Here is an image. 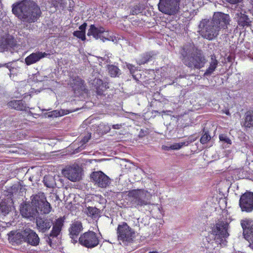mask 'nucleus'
Returning a JSON list of instances; mask_svg holds the SVG:
<instances>
[{
    "label": "nucleus",
    "instance_id": "obj_41",
    "mask_svg": "<svg viewBox=\"0 0 253 253\" xmlns=\"http://www.w3.org/2000/svg\"><path fill=\"white\" fill-rule=\"evenodd\" d=\"M126 66L131 74H133L136 70V67L132 64L126 63Z\"/></svg>",
    "mask_w": 253,
    "mask_h": 253
},
{
    "label": "nucleus",
    "instance_id": "obj_34",
    "mask_svg": "<svg viewBox=\"0 0 253 253\" xmlns=\"http://www.w3.org/2000/svg\"><path fill=\"white\" fill-rule=\"evenodd\" d=\"M101 37L99 39L102 40L103 42L105 41H112L114 42V38L110 36L109 32L107 31H106L104 29V31L101 33Z\"/></svg>",
    "mask_w": 253,
    "mask_h": 253
},
{
    "label": "nucleus",
    "instance_id": "obj_33",
    "mask_svg": "<svg viewBox=\"0 0 253 253\" xmlns=\"http://www.w3.org/2000/svg\"><path fill=\"white\" fill-rule=\"evenodd\" d=\"M144 8V6L143 5L141 4H136L131 8L130 13L132 15H137L141 13Z\"/></svg>",
    "mask_w": 253,
    "mask_h": 253
},
{
    "label": "nucleus",
    "instance_id": "obj_4",
    "mask_svg": "<svg viewBox=\"0 0 253 253\" xmlns=\"http://www.w3.org/2000/svg\"><path fill=\"white\" fill-rule=\"evenodd\" d=\"M180 52L183 62L190 68L200 69L207 62L202 51L196 48L193 43L184 45Z\"/></svg>",
    "mask_w": 253,
    "mask_h": 253
},
{
    "label": "nucleus",
    "instance_id": "obj_23",
    "mask_svg": "<svg viewBox=\"0 0 253 253\" xmlns=\"http://www.w3.org/2000/svg\"><path fill=\"white\" fill-rule=\"evenodd\" d=\"M209 67L204 73L205 76H208L211 75L216 69L218 64V61L216 59L214 55L211 56V61L209 63Z\"/></svg>",
    "mask_w": 253,
    "mask_h": 253
},
{
    "label": "nucleus",
    "instance_id": "obj_37",
    "mask_svg": "<svg viewBox=\"0 0 253 253\" xmlns=\"http://www.w3.org/2000/svg\"><path fill=\"white\" fill-rule=\"evenodd\" d=\"M211 138V136L208 133H205L202 136L200 139V142L202 144H204L210 141Z\"/></svg>",
    "mask_w": 253,
    "mask_h": 253
},
{
    "label": "nucleus",
    "instance_id": "obj_15",
    "mask_svg": "<svg viewBox=\"0 0 253 253\" xmlns=\"http://www.w3.org/2000/svg\"><path fill=\"white\" fill-rule=\"evenodd\" d=\"M20 212L25 218H29L30 220L37 217L38 211L37 209L32 206V204H25L22 206Z\"/></svg>",
    "mask_w": 253,
    "mask_h": 253
},
{
    "label": "nucleus",
    "instance_id": "obj_11",
    "mask_svg": "<svg viewBox=\"0 0 253 253\" xmlns=\"http://www.w3.org/2000/svg\"><path fill=\"white\" fill-rule=\"evenodd\" d=\"M239 206L242 211L251 212L253 211V193L247 192L241 196Z\"/></svg>",
    "mask_w": 253,
    "mask_h": 253
},
{
    "label": "nucleus",
    "instance_id": "obj_39",
    "mask_svg": "<svg viewBox=\"0 0 253 253\" xmlns=\"http://www.w3.org/2000/svg\"><path fill=\"white\" fill-rule=\"evenodd\" d=\"M151 228L153 230V232L152 233L153 235H158L160 233V228L157 225H152Z\"/></svg>",
    "mask_w": 253,
    "mask_h": 253
},
{
    "label": "nucleus",
    "instance_id": "obj_16",
    "mask_svg": "<svg viewBox=\"0 0 253 253\" xmlns=\"http://www.w3.org/2000/svg\"><path fill=\"white\" fill-rule=\"evenodd\" d=\"M241 225L243 229V235L247 240L253 237V220L245 219L241 220Z\"/></svg>",
    "mask_w": 253,
    "mask_h": 253
},
{
    "label": "nucleus",
    "instance_id": "obj_8",
    "mask_svg": "<svg viewBox=\"0 0 253 253\" xmlns=\"http://www.w3.org/2000/svg\"><path fill=\"white\" fill-rule=\"evenodd\" d=\"M79 241L82 246L91 249L99 244V237L94 232L88 231L81 235Z\"/></svg>",
    "mask_w": 253,
    "mask_h": 253
},
{
    "label": "nucleus",
    "instance_id": "obj_26",
    "mask_svg": "<svg viewBox=\"0 0 253 253\" xmlns=\"http://www.w3.org/2000/svg\"><path fill=\"white\" fill-rule=\"evenodd\" d=\"M195 140V139L189 137L186 140H184L180 142L175 143L172 145H170V148L171 150H179L184 146H188L190 143L194 142Z\"/></svg>",
    "mask_w": 253,
    "mask_h": 253
},
{
    "label": "nucleus",
    "instance_id": "obj_48",
    "mask_svg": "<svg viewBox=\"0 0 253 253\" xmlns=\"http://www.w3.org/2000/svg\"><path fill=\"white\" fill-rule=\"evenodd\" d=\"M33 117H34V118H37V116H39L38 114H33V113H31Z\"/></svg>",
    "mask_w": 253,
    "mask_h": 253
},
{
    "label": "nucleus",
    "instance_id": "obj_19",
    "mask_svg": "<svg viewBox=\"0 0 253 253\" xmlns=\"http://www.w3.org/2000/svg\"><path fill=\"white\" fill-rule=\"evenodd\" d=\"M49 54L40 51L32 53L25 58V63L27 65L33 64L40 61L41 59L46 57Z\"/></svg>",
    "mask_w": 253,
    "mask_h": 253
},
{
    "label": "nucleus",
    "instance_id": "obj_7",
    "mask_svg": "<svg viewBox=\"0 0 253 253\" xmlns=\"http://www.w3.org/2000/svg\"><path fill=\"white\" fill-rule=\"evenodd\" d=\"M31 204L42 214H48L52 209L50 204L46 201L43 193H39L33 195L31 197Z\"/></svg>",
    "mask_w": 253,
    "mask_h": 253
},
{
    "label": "nucleus",
    "instance_id": "obj_32",
    "mask_svg": "<svg viewBox=\"0 0 253 253\" xmlns=\"http://www.w3.org/2000/svg\"><path fill=\"white\" fill-rule=\"evenodd\" d=\"M11 210V207L8 206L4 201L0 203V210L4 215L7 214Z\"/></svg>",
    "mask_w": 253,
    "mask_h": 253
},
{
    "label": "nucleus",
    "instance_id": "obj_13",
    "mask_svg": "<svg viewBox=\"0 0 253 253\" xmlns=\"http://www.w3.org/2000/svg\"><path fill=\"white\" fill-rule=\"evenodd\" d=\"M24 242L28 244L36 247L40 243V238L35 231L27 228L23 230Z\"/></svg>",
    "mask_w": 253,
    "mask_h": 253
},
{
    "label": "nucleus",
    "instance_id": "obj_47",
    "mask_svg": "<svg viewBox=\"0 0 253 253\" xmlns=\"http://www.w3.org/2000/svg\"><path fill=\"white\" fill-rule=\"evenodd\" d=\"M248 241L250 242V247L253 250V237Z\"/></svg>",
    "mask_w": 253,
    "mask_h": 253
},
{
    "label": "nucleus",
    "instance_id": "obj_36",
    "mask_svg": "<svg viewBox=\"0 0 253 253\" xmlns=\"http://www.w3.org/2000/svg\"><path fill=\"white\" fill-rule=\"evenodd\" d=\"M219 138L220 141L227 145H230L231 144V140L225 134H220L219 136Z\"/></svg>",
    "mask_w": 253,
    "mask_h": 253
},
{
    "label": "nucleus",
    "instance_id": "obj_52",
    "mask_svg": "<svg viewBox=\"0 0 253 253\" xmlns=\"http://www.w3.org/2000/svg\"><path fill=\"white\" fill-rule=\"evenodd\" d=\"M46 186H47V187H50V186H49V185H47Z\"/></svg>",
    "mask_w": 253,
    "mask_h": 253
},
{
    "label": "nucleus",
    "instance_id": "obj_51",
    "mask_svg": "<svg viewBox=\"0 0 253 253\" xmlns=\"http://www.w3.org/2000/svg\"><path fill=\"white\" fill-rule=\"evenodd\" d=\"M226 114H227V115H229V112H227V113H226Z\"/></svg>",
    "mask_w": 253,
    "mask_h": 253
},
{
    "label": "nucleus",
    "instance_id": "obj_5",
    "mask_svg": "<svg viewBox=\"0 0 253 253\" xmlns=\"http://www.w3.org/2000/svg\"><path fill=\"white\" fill-rule=\"evenodd\" d=\"M63 224L64 219L62 217L58 218L52 223L50 219H42L37 216L36 225L39 231L45 232L53 225L52 230L45 238L46 242L50 246H51L52 239L57 237L59 235Z\"/></svg>",
    "mask_w": 253,
    "mask_h": 253
},
{
    "label": "nucleus",
    "instance_id": "obj_2",
    "mask_svg": "<svg viewBox=\"0 0 253 253\" xmlns=\"http://www.w3.org/2000/svg\"><path fill=\"white\" fill-rule=\"evenodd\" d=\"M228 14L218 12L214 13L212 19H202L199 25L201 36L208 40H212L216 37L221 29H225L229 24Z\"/></svg>",
    "mask_w": 253,
    "mask_h": 253
},
{
    "label": "nucleus",
    "instance_id": "obj_42",
    "mask_svg": "<svg viewBox=\"0 0 253 253\" xmlns=\"http://www.w3.org/2000/svg\"><path fill=\"white\" fill-rule=\"evenodd\" d=\"M51 4L54 7H57L58 5H62L63 0H50Z\"/></svg>",
    "mask_w": 253,
    "mask_h": 253
},
{
    "label": "nucleus",
    "instance_id": "obj_21",
    "mask_svg": "<svg viewBox=\"0 0 253 253\" xmlns=\"http://www.w3.org/2000/svg\"><path fill=\"white\" fill-rule=\"evenodd\" d=\"M104 31V28L102 27H96L94 25H91L88 30L87 36H92L93 37L98 40L101 37V33Z\"/></svg>",
    "mask_w": 253,
    "mask_h": 253
},
{
    "label": "nucleus",
    "instance_id": "obj_12",
    "mask_svg": "<svg viewBox=\"0 0 253 253\" xmlns=\"http://www.w3.org/2000/svg\"><path fill=\"white\" fill-rule=\"evenodd\" d=\"M62 173L68 179L72 181H77L80 179L81 169L78 165H73L65 169Z\"/></svg>",
    "mask_w": 253,
    "mask_h": 253
},
{
    "label": "nucleus",
    "instance_id": "obj_28",
    "mask_svg": "<svg viewBox=\"0 0 253 253\" xmlns=\"http://www.w3.org/2000/svg\"><path fill=\"white\" fill-rule=\"evenodd\" d=\"M86 214L92 218H96L99 216V211L95 207H89L85 211Z\"/></svg>",
    "mask_w": 253,
    "mask_h": 253
},
{
    "label": "nucleus",
    "instance_id": "obj_25",
    "mask_svg": "<svg viewBox=\"0 0 253 253\" xmlns=\"http://www.w3.org/2000/svg\"><path fill=\"white\" fill-rule=\"evenodd\" d=\"M15 45L13 39L12 38H7L1 42L0 45V51L10 50L11 48Z\"/></svg>",
    "mask_w": 253,
    "mask_h": 253
},
{
    "label": "nucleus",
    "instance_id": "obj_18",
    "mask_svg": "<svg viewBox=\"0 0 253 253\" xmlns=\"http://www.w3.org/2000/svg\"><path fill=\"white\" fill-rule=\"evenodd\" d=\"M8 242L12 245H19L24 242V233L16 230L11 231L7 234Z\"/></svg>",
    "mask_w": 253,
    "mask_h": 253
},
{
    "label": "nucleus",
    "instance_id": "obj_49",
    "mask_svg": "<svg viewBox=\"0 0 253 253\" xmlns=\"http://www.w3.org/2000/svg\"><path fill=\"white\" fill-rule=\"evenodd\" d=\"M4 66L5 67L4 64H0V68Z\"/></svg>",
    "mask_w": 253,
    "mask_h": 253
},
{
    "label": "nucleus",
    "instance_id": "obj_29",
    "mask_svg": "<svg viewBox=\"0 0 253 253\" xmlns=\"http://www.w3.org/2000/svg\"><path fill=\"white\" fill-rule=\"evenodd\" d=\"M244 125L248 127L253 126V111L248 112L246 114Z\"/></svg>",
    "mask_w": 253,
    "mask_h": 253
},
{
    "label": "nucleus",
    "instance_id": "obj_38",
    "mask_svg": "<svg viewBox=\"0 0 253 253\" xmlns=\"http://www.w3.org/2000/svg\"><path fill=\"white\" fill-rule=\"evenodd\" d=\"M150 56L148 55H144V57L140 60L137 61L139 65L144 64L149 60Z\"/></svg>",
    "mask_w": 253,
    "mask_h": 253
},
{
    "label": "nucleus",
    "instance_id": "obj_10",
    "mask_svg": "<svg viewBox=\"0 0 253 253\" xmlns=\"http://www.w3.org/2000/svg\"><path fill=\"white\" fill-rule=\"evenodd\" d=\"M117 234L119 240L130 242L134 238L135 232L126 222H123L118 225Z\"/></svg>",
    "mask_w": 253,
    "mask_h": 253
},
{
    "label": "nucleus",
    "instance_id": "obj_24",
    "mask_svg": "<svg viewBox=\"0 0 253 253\" xmlns=\"http://www.w3.org/2000/svg\"><path fill=\"white\" fill-rule=\"evenodd\" d=\"M9 107L18 110H26L27 107L23 100H13L8 103Z\"/></svg>",
    "mask_w": 253,
    "mask_h": 253
},
{
    "label": "nucleus",
    "instance_id": "obj_6",
    "mask_svg": "<svg viewBox=\"0 0 253 253\" xmlns=\"http://www.w3.org/2000/svg\"><path fill=\"white\" fill-rule=\"evenodd\" d=\"M128 199L135 207H142L150 204L151 194L147 191L141 189L129 191Z\"/></svg>",
    "mask_w": 253,
    "mask_h": 253
},
{
    "label": "nucleus",
    "instance_id": "obj_3",
    "mask_svg": "<svg viewBox=\"0 0 253 253\" xmlns=\"http://www.w3.org/2000/svg\"><path fill=\"white\" fill-rule=\"evenodd\" d=\"M12 13L23 22H34L40 17L41 10L38 5L31 0H23L12 5Z\"/></svg>",
    "mask_w": 253,
    "mask_h": 253
},
{
    "label": "nucleus",
    "instance_id": "obj_40",
    "mask_svg": "<svg viewBox=\"0 0 253 253\" xmlns=\"http://www.w3.org/2000/svg\"><path fill=\"white\" fill-rule=\"evenodd\" d=\"M102 84V81L99 79L95 78L92 83V84L94 85L96 89L99 88L100 85Z\"/></svg>",
    "mask_w": 253,
    "mask_h": 253
},
{
    "label": "nucleus",
    "instance_id": "obj_43",
    "mask_svg": "<svg viewBox=\"0 0 253 253\" xmlns=\"http://www.w3.org/2000/svg\"><path fill=\"white\" fill-rule=\"evenodd\" d=\"M87 26V24L86 23H84L82 25H81L79 27V29L80 31L84 32V33H85V29Z\"/></svg>",
    "mask_w": 253,
    "mask_h": 253
},
{
    "label": "nucleus",
    "instance_id": "obj_1",
    "mask_svg": "<svg viewBox=\"0 0 253 253\" xmlns=\"http://www.w3.org/2000/svg\"><path fill=\"white\" fill-rule=\"evenodd\" d=\"M228 224L219 221L213 227L212 232L203 239L201 247L206 253H218L220 247L226 245Z\"/></svg>",
    "mask_w": 253,
    "mask_h": 253
},
{
    "label": "nucleus",
    "instance_id": "obj_35",
    "mask_svg": "<svg viewBox=\"0 0 253 253\" xmlns=\"http://www.w3.org/2000/svg\"><path fill=\"white\" fill-rule=\"evenodd\" d=\"M73 35L75 37H76L79 39H81L82 41H84L85 40V36L84 32H82L80 31H76L73 33Z\"/></svg>",
    "mask_w": 253,
    "mask_h": 253
},
{
    "label": "nucleus",
    "instance_id": "obj_27",
    "mask_svg": "<svg viewBox=\"0 0 253 253\" xmlns=\"http://www.w3.org/2000/svg\"><path fill=\"white\" fill-rule=\"evenodd\" d=\"M4 65L9 71V75L10 78H12L15 75H16L17 73L19 72V68L18 66L14 65L13 62L5 63Z\"/></svg>",
    "mask_w": 253,
    "mask_h": 253
},
{
    "label": "nucleus",
    "instance_id": "obj_50",
    "mask_svg": "<svg viewBox=\"0 0 253 253\" xmlns=\"http://www.w3.org/2000/svg\"><path fill=\"white\" fill-rule=\"evenodd\" d=\"M149 253H158L157 251L150 252Z\"/></svg>",
    "mask_w": 253,
    "mask_h": 253
},
{
    "label": "nucleus",
    "instance_id": "obj_17",
    "mask_svg": "<svg viewBox=\"0 0 253 253\" xmlns=\"http://www.w3.org/2000/svg\"><path fill=\"white\" fill-rule=\"evenodd\" d=\"M83 229L82 224L79 221H75L71 224L69 231L73 243H76L77 242L78 237Z\"/></svg>",
    "mask_w": 253,
    "mask_h": 253
},
{
    "label": "nucleus",
    "instance_id": "obj_44",
    "mask_svg": "<svg viewBox=\"0 0 253 253\" xmlns=\"http://www.w3.org/2000/svg\"><path fill=\"white\" fill-rule=\"evenodd\" d=\"M90 138V135H87L84 137V138L83 139L82 141L84 144L86 143L88 141Z\"/></svg>",
    "mask_w": 253,
    "mask_h": 253
},
{
    "label": "nucleus",
    "instance_id": "obj_31",
    "mask_svg": "<svg viewBox=\"0 0 253 253\" xmlns=\"http://www.w3.org/2000/svg\"><path fill=\"white\" fill-rule=\"evenodd\" d=\"M108 72L110 76L113 77L118 76L120 73L119 69L114 65H109L108 67Z\"/></svg>",
    "mask_w": 253,
    "mask_h": 253
},
{
    "label": "nucleus",
    "instance_id": "obj_20",
    "mask_svg": "<svg viewBox=\"0 0 253 253\" xmlns=\"http://www.w3.org/2000/svg\"><path fill=\"white\" fill-rule=\"evenodd\" d=\"M235 19L240 26L245 27L249 25L250 22L248 16L245 14V11L243 9L238 10L235 14Z\"/></svg>",
    "mask_w": 253,
    "mask_h": 253
},
{
    "label": "nucleus",
    "instance_id": "obj_22",
    "mask_svg": "<svg viewBox=\"0 0 253 253\" xmlns=\"http://www.w3.org/2000/svg\"><path fill=\"white\" fill-rule=\"evenodd\" d=\"M84 81L79 77H76L70 80V85L75 90H83L84 89Z\"/></svg>",
    "mask_w": 253,
    "mask_h": 253
},
{
    "label": "nucleus",
    "instance_id": "obj_46",
    "mask_svg": "<svg viewBox=\"0 0 253 253\" xmlns=\"http://www.w3.org/2000/svg\"><path fill=\"white\" fill-rule=\"evenodd\" d=\"M162 148L163 150H166V151H169L170 150H171V148H170V146H169L163 145Z\"/></svg>",
    "mask_w": 253,
    "mask_h": 253
},
{
    "label": "nucleus",
    "instance_id": "obj_14",
    "mask_svg": "<svg viewBox=\"0 0 253 253\" xmlns=\"http://www.w3.org/2000/svg\"><path fill=\"white\" fill-rule=\"evenodd\" d=\"M91 178L101 188L106 187L110 183L109 177L101 171L93 172L91 174Z\"/></svg>",
    "mask_w": 253,
    "mask_h": 253
},
{
    "label": "nucleus",
    "instance_id": "obj_45",
    "mask_svg": "<svg viewBox=\"0 0 253 253\" xmlns=\"http://www.w3.org/2000/svg\"><path fill=\"white\" fill-rule=\"evenodd\" d=\"M121 126H122V125H121V124H116V125H113L112 126L113 128L116 129H120L121 127Z\"/></svg>",
    "mask_w": 253,
    "mask_h": 253
},
{
    "label": "nucleus",
    "instance_id": "obj_30",
    "mask_svg": "<svg viewBox=\"0 0 253 253\" xmlns=\"http://www.w3.org/2000/svg\"><path fill=\"white\" fill-rule=\"evenodd\" d=\"M72 111H69L67 110H60V111L54 110L50 112L48 115L49 117H58L69 114Z\"/></svg>",
    "mask_w": 253,
    "mask_h": 253
},
{
    "label": "nucleus",
    "instance_id": "obj_9",
    "mask_svg": "<svg viewBox=\"0 0 253 253\" xmlns=\"http://www.w3.org/2000/svg\"><path fill=\"white\" fill-rule=\"evenodd\" d=\"M180 0H160L158 8L160 11L168 15L176 13L179 7Z\"/></svg>",
    "mask_w": 253,
    "mask_h": 253
}]
</instances>
